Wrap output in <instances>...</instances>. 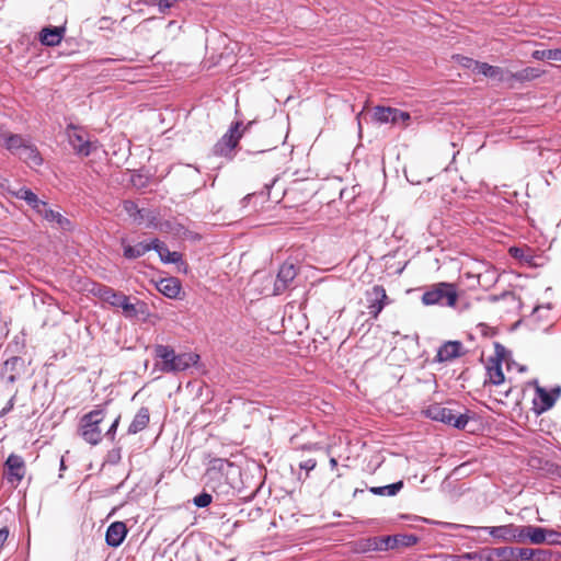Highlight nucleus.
Instances as JSON below:
<instances>
[{"mask_svg": "<svg viewBox=\"0 0 561 561\" xmlns=\"http://www.w3.org/2000/svg\"><path fill=\"white\" fill-rule=\"evenodd\" d=\"M153 354L158 360L157 366L164 374L184 371L199 360V355L194 352L178 354L172 346L163 344L154 345Z\"/></svg>", "mask_w": 561, "mask_h": 561, "instance_id": "obj_1", "label": "nucleus"}, {"mask_svg": "<svg viewBox=\"0 0 561 561\" xmlns=\"http://www.w3.org/2000/svg\"><path fill=\"white\" fill-rule=\"evenodd\" d=\"M458 287L454 283L439 282L430 286L422 295L421 301L425 306L440 305L455 308L458 304Z\"/></svg>", "mask_w": 561, "mask_h": 561, "instance_id": "obj_2", "label": "nucleus"}, {"mask_svg": "<svg viewBox=\"0 0 561 561\" xmlns=\"http://www.w3.org/2000/svg\"><path fill=\"white\" fill-rule=\"evenodd\" d=\"M105 413L102 409H94L80 417L78 432L84 442L95 446L102 442L103 432L101 423Z\"/></svg>", "mask_w": 561, "mask_h": 561, "instance_id": "obj_3", "label": "nucleus"}, {"mask_svg": "<svg viewBox=\"0 0 561 561\" xmlns=\"http://www.w3.org/2000/svg\"><path fill=\"white\" fill-rule=\"evenodd\" d=\"M242 123L236 122L230 129L215 144L214 154L218 157L231 158L233 149L238 146L242 138Z\"/></svg>", "mask_w": 561, "mask_h": 561, "instance_id": "obj_4", "label": "nucleus"}, {"mask_svg": "<svg viewBox=\"0 0 561 561\" xmlns=\"http://www.w3.org/2000/svg\"><path fill=\"white\" fill-rule=\"evenodd\" d=\"M428 415L435 421L453 425L457 428H465L469 421L466 413L439 404L431 407L428 409Z\"/></svg>", "mask_w": 561, "mask_h": 561, "instance_id": "obj_5", "label": "nucleus"}, {"mask_svg": "<svg viewBox=\"0 0 561 561\" xmlns=\"http://www.w3.org/2000/svg\"><path fill=\"white\" fill-rule=\"evenodd\" d=\"M366 307L371 319L377 320L383 308L391 302L382 285H375L365 293Z\"/></svg>", "mask_w": 561, "mask_h": 561, "instance_id": "obj_6", "label": "nucleus"}, {"mask_svg": "<svg viewBox=\"0 0 561 561\" xmlns=\"http://www.w3.org/2000/svg\"><path fill=\"white\" fill-rule=\"evenodd\" d=\"M69 144L77 154L88 157L95 148V144L88 139L87 133L81 128L69 125L67 128Z\"/></svg>", "mask_w": 561, "mask_h": 561, "instance_id": "obj_7", "label": "nucleus"}, {"mask_svg": "<svg viewBox=\"0 0 561 561\" xmlns=\"http://www.w3.org/2000/svg\"><path fill=\"white\" fill-rule=\"evenodd\" d=\"M561 396V388L556 387L551 391L546 390L545 388L537 386L536 387V398L534 399V411L536 414H541L548 410H550L558 398Z\"/></svg>", "mask_w": 561, "mask_h": 561, "instance_id": "obj_8", "label": "nucleus"}, {"mask_svg": "<svg viewBox=\"0 0 561 561\" xmlns=\"http://www.w3.org/2000/svg\"><path fill=\"white\" fill-rule=\"evenodd\" d=\"M417 542V538L413 535H397V536H386L374 539V549L375 550H388L393 549L399 546L409 547L413 546Z\"/></svg>", "mask_w": 561, "mask_h": 561, "instance_id": "obj_9", "label": "nucleus"}, {"mask_svg": "<svg viewBox=\"0 0 561 561\" xmlns=\"http://www.w3.org/2000/svg\"><path fill=\"white\" fill-rule=\"evenodd\" d=\"M485 368L486 378L484 380V386H501L504 383L505 376L502 369V358L499 353L495 356L488 358Z\"/></svg>", "mask_w": 561, "mask_h": 561, "instance_id": "obj_10", "label": "nucleus"}, {"mask_svg": "<svg viewBox=\"0 0 561 561\" xmlns=\"http://www.w3.org/2000/svg\"><path fill=\"white\" fill-rule=\"evenodd\" d=\"M467 353L460 341H447L437 351L435 359L439 363L450 362L465 356Z\"/></svg>", "mask_w": 561, "mask_h": 561, "instance_id": "obj_11", "label": "nucleus"}, {"mask_svg": "<svg viewBox=\"0 0 561 561\" xmlns=\"http://www.w3.org/2000/svg\"><path fill=\"white\" fill-rule=\"evenodd\" d=\"M297 275V268L293 263L285 262L280 265L274 284V295L285 291Z\"/></svg>", "mask_w": 561, "mask_h": 561, "instance_id": "obj_12", "label": "nucleus"}, {"mask_svg": "<svg viewBox=\"0 0 561 561\" xmlns=\"http://www.w3.org/2000/svg\"><path fill=\"white\" fill-rule=\"evenodd\" d=\"M5 467L8 469L7 479L11 483H19L25 476L26 467L23 458L15 454H11L7 461Z\"/></svg>", "mask_w": 561, "mask_h": 561, "instance_id": "obj_13", "label": "nucleus"}, {"mask_svg": "<svg viewBox=\"0 0 561 561\" xmlns=\"http://www.w3.org/2000/svg\"><path fill=\"white\" fill-rule=\"evenodd\" d=\"M156 288L159 293L164 295L170 299L180 298V294L182 291V285L179 278L176 277H165L161 278L156 284Z\"/></svg>", "mask_w": 561, "mask_h": 561, "instance_id": "obj_14", "label": "nucleus"}, {"mask_svg": "<svg viewBox=\"0 0 561 561\" xmlns=\"http://www.w3.org/2000/svg\"><path fill=\"white\" fill-rule=\"evenodd\" d=\"M118 308H122L126 318L144 316V319H146L149 316L148 306L145 301L136 299L135 302H131L128 296H125V301Z\"/></svg>", "mask_w": 561, "mask_h": 561, "instance_id": "obj_15", "label": "nucleus"}, {"mask_svg": "<svg viewBox=\"0 0 561 561\" xmlns=\"http://www.w3.org/2000/svg\"><path fill=\"white\" fill-rule=\"evenodd\" d=\"M127 535L126 525L123 522H115L111 524L106 530L105 540L111 547H118Z\"/></svg>", "mask_w": 561, "mask_h": 561, "instance_id": "obj_16", "label": "nucleus"}, {"mask_svg": "<svg viewBox=\"0 0 561 561\" xmlns=\"http://www.w3.org/2000/svg\"><path fill=\"white\" fill-rule=\"evenodd\" d=\"M66 33L65 26L44 27L39 33V41L45 46H57Z\"/></svg>", "mask_w": 561, "mask_h": 561, "instance_id": "obj_17", "label": "nucleus"}, {"mask_svg": "<svg viewBox=\"0 0 561 561\" xmlns=\"http://www.w3.org/2000/svg\"><path fill=\"white\" fill-rule=\"evenodd\" d=\"M94 294L103 301L108 302L111 306L116 308H118V306L122 305L123 301H125L126 296L125 294L116 291L113 288L105 285H99L94 290Z\"/></svg>", "mask_w": 561, "mask_h": 561, "instance_id": "obj_18", "label": "nucleus"}, {"mask_svg": "<svg viewBox=\"0 0 561 561\" xmlns=\"http://www.w3.org/2000/svg\"><path fill=\"white\" fill-rule=\"evenodd\" d=\"M27 141L21 135L0 133V144L14 154H18Z\"/></svg>", "mask_w": 561, "mask_h": 561, "instance_id": "obj_19", "label": "nucleus"}, {"mask_svg": "<svg viewBox=\"0 0 561 561\" xmlns=\"http://www.w3.org/2000/svg\"><path fill=\"white\" fill-rule=\"evenodd\" d=\"M123 250H124V256L129 260L138 259L153 248V240L151 242H138L135 245H130L125 242V240L122 241Z\"/></svg>", "mask_w": 561, "mask_h": 561, "instance_id": "obj_20", "label": "nucleus"}, {"mask_svg": "<svg viewBox=\"0 0 561 561\" xmlns=\"http://www.w3.org/2000/svg\"><path fill=\"white\" fill-rule=\"evenodd\" d=\"M152 250H154L160 260L163 262V263H179L182 261V254L180 252H176V251H170L167 245L160 241L159 239H153V248Z\"/></svg>", "mask_w": 561, "mask_h": 561, "instance_id": "obj_21", "label": "nucleus"}, {"mask_svg": "<svg viewBox=\"0 0 561 561\" xmlns=\"http://www.w3.org/2000/svg\"><path fill=\"white\" fill-rule=\"evenodd\" d=\"M8 192L12 196L25 201L34 210H36L38 207H43V201L39 199L37 195L27 187L23 186L18 190L8 187Z\"/></svg>", "mask_w": 561, "mask_h": 561, "instance_id": "obj_22", "label": "nucleus"}, {"mask_svg": "<svg viewBox=\"0 0 561 561\" xmlns=\"http://www.w3.org/2000/svg\"><path fill=\"white\" fill-rule=\"evenodd\" d=\"M149 422H150L149 409L146 407L140 408L128 426V431H127L128 434L134 435V434H137V433L144 431L148 426Z\"/></svg>", "mask_w": 561, "mask_h": 561, "instance_id": "obj_23", "label": "nucleus"}, {"mask_svg": "<svg viewBox=\"0 0 561 561\" xmlns=\"http://www.w3.org/2000/svg\"><path fill=\"white\" fill-rule=\"evenodd\" d=\"M35 211L46 221L56 222L60 228H65L69 224V220L64 218L60 213L49 208L45 201H43V207H38Z\"/></svg>", "mask_w": 561, "mask_h": 561, "instance_id": "obj_24", "label": "nucleus"}, {"mask_svg": "<svg viewBox=\"0 0 561 561\" xmlns=\"http://www.w3.org/2000/svg\"><path fill=\"white\" fill-rule=\"evenodd\" d=\"M530 548H504L501 556L508 561H530L533 558Z\"/></svg>", "mask_w": 561, "mask_h": 561, "instance_id": "obj_25", "label": "nucleus"}, {"mask_svg": "<svg viewBox=\"0 0 561 561\" xmlns=\"http://www.w3.org/2000/svg\"><path fill=\"white\" fill-rule=\"evenodd\" d=\"M18 156L30 165H39L42 163V158L37 148L30 141H27Z\"/></svg>", "mask_w": 561, "mask_h": 561, "instance_id": "obj_26", "label": "nucleus"}, {"mask_svg": "<svg viewBox=\"0 0 561 561\" xmlns=\"http://www.w3.org/2000/svg\"><path fill=\"white\" fill-rule=\"evenodd\" d=\"M476 71L486 78L496 79L499 81H503L505 79L502 68L489 65L486 62L480 61V64H476Z\"/></svg>", "mask_w": 561, "mask_h": 561, "instance_id": "obj_27", "label": "nucleus"}, {"mask_svg": "<svg viewBox=\"0 0 561 561\" xmlns=\"http://www.w3.org/2000/svg\"><path fill=\"white\" fill-rule=\"evenodd\" d=\"M545 73L543 70L536 67H526L517 72L511 73L510 78L518 82L535 80Z\"/></svg>", "mask_w": 561, "mask_h": 561, "instance_id": "obj_28", "label": "nucleus"}, {"mask_svg": "<svg viewBox=\"0 0 561 561\" xmlns=\"http://www.w3.org/2000/svg\"><path fill=\"white\" fill-rule=\"evenodd\" d=\"M123 208L135 224L141 225L145 221V214L147 210L140 209L133 201H125L123 203Z\"/></svg>", "mask_w": 561, "mask_h": 561, "instance_id": "obj_29", "label": "nucleus"}, {"mask_svg": "<svg viewBox=\"0 0 561 561\" xmlns=\"http://www.w3.org/2000/svg\"><path fill=\"white\" fill-rule=\"evenodd\" d=\"M485 529L492 537L503 540H513L515 533V526L513 525L488 527Z\"/></svg>", "mask_w": 561, "mask_h": 561, "instance_id": "obj_30", "label": "nucleus"}, {"mask_svg": "<svg viewBox=\"0 0 561 561\" xmlns=\"http://www.w3.org/2000/svg\"><path fill=\"white\" fill-rule=\"evenodd\" d=\"M528 540L535 545H540L543 542H549V543L558 542V540L547 538V529L541 528V527H535V526H530V533H529Z\"/></svg>", "mask_w": 561, "mask_h": 561, "instance_id": "obj_31", "label": "nucleus"}, {"mask_svg": "<svg viewBox=\"0 0 561 561\" xmlns=\"http://www.w3.org/2000/svg\"><path fill=\"white\" fill-rule=\"evenodd\" d=\"M531 57L536 60H552L561 62V47L554 49L534 50Z\"/></svg>", "mask_w": 561, "mask_h": 561, "instance_id": "obj_32", "label": "nucleus"}, {"mask_svg": "<svg viewBox=\"0 0 561 561\" xmlns=\"http://www.w3.org/2000/svg\"><path fill=\"white\" fill-rule=\"evenodd\" d=\"M392 107L377 106L374 111V118L376 122L385 124L392 123Z\"/></svg>", "mask_w": 561, "mask_h": 561, "instance_id": "obj_33", "label": "nucleus"}, {"mask_svg": "<svg viewBox=\"0 0 561 561\" xmlns=\"http://www.w3.org/2000/svg\"><path fill=\"white\" fill-rule=\"evenodd\" d=\"M508 253L511 254L512 257L520 260L526 263H530L533 259L529 248L511 247Z\"/></svg>", "mask_w": 561, "mask_h": 561, "instance_id": "obj_34", "label": "nucleus"}, {"mask_svg": "<svg viewBox=\"0 0 561 561\" xmlns=\"http://www.w3.org/2000/svg\"><path fill=\"white\" fill-rule=\"evenodd\" d=\"M158 230L165 233L180 234L183 230V226L170 220L161 221Z\"/></svg>", "mask_w": 561, "mask_h": 561, "instance_id": "obj_35", "label": "nucleus"}, {"mask_svg": "<svg viewBox=\"0 0 561 561\" xmlns=\"http://www.w3.org/2000/svg\"><path fill=\"white\" fill-rule=\"evenodd\" d=\"M392 113V124H402L403 126H408V123L411 119L410 113L393 107Z\"/></svg>", "mask_w": 561, "mask_h": 561, "instance_id": "obj_36", "label": "nucleus"}, {"mask_svg": "<svg viewBox=\"0 0 561 561\" xmlns=\"http://www.w3.org/2000/svg\"><path fill=\"white\" fill-rule=\"evenodd\" d=\"M213 501L209 493L203 492L194 497L193 502L197 507H207Z\"/></svg>", "mask_w": 561, "mask_h": 561, "instance_id": "obj_37", "label": "nucleus"}, {"mask_svg": "<svg viewBox=\"0 0 561 561\" xmlns=\"http://www.w3.org/2000/svg\"><path fill=\"white\" fill-rule=\"evenodd\" d=\"M529 533H530V526L515 527L513 540L524 541V540L528 539Z\"/></svg>", "mask_w": 561, "mask_h": 561, "instance_id": "obj_38", "label": "nucleus"}, {"mask_svg": "<svg viewBox=\"0 0 561 561\" xmlns=\"http://www.w3.org/2000/svg\"><path fill=\"white\" fill-rule=\"evenodd\" d=\"M119 421H121V415H118L114 422L111 424L110 428L107 430V432L104 434V436L110 440V442H114L115 440V435H116V431H117V427L119 425Z\"/></svg>", "mask_w": 561, "mask_h": 561, "instance_id": "obj_39", "label": "nucleus"}, {"mask_svg": "<svg viewBox=\"0 0 561 561\" xmlns=\"http://www.w3.org/2000/svg\"><path fill=\"white\" fill-rule=\"evenodd\" d=\"M145 220L147 221L148 228H153L158 230L160 222L158 221L157 215L153 211L147 210L145 214Z\"/></svg>", "mask_w": 561, "mask_h": 561, "instance_id": "obj_40", "label": "nucleus"}, {"mask_svg": "<svg viewBox=\"0 0 561 561\" xmlns=\"http://www.w3.org/2000/svg\"><path fill=\"white\" fill-rule=\"evenodd\" d=\"M403 488V482L398 481L392 484L385 485L386 495L393 496Z\"/></svg>", "mask_w": 561, "mask_h": 561, "instance_id": "obj_41", "label": "nucleus"}, {"mask_svg": "<svg viewBox=\"0 0 561 561\" xmlns=\"http://www.w3.org/2000/svg\"><path fill=\"white\" fill-rule=\"evenodd\" d=\"M533 558L530 561H546L548 552L541 549H533Z\"/></svg>", "mask_w": 561, "mask_h": 561, "instance_id": "obj_42", "label": "nucleus"}, {"mask_svg": "<svg viewBox=\"0 0 561 561\" xmlns=\"http://www.w3.org/2000/svg\"><path fill=\"white\" fill-rule=\"evenodd\" d=\"M317 466V461L314 459H306L299 463L300 469L306 470L307 472L313 470Z\"/></svg>", "mask_w": 561, "mask_h": 561, "instance_id": "obj_43", "label": "nucleus"}, {"mask_svg": "<svg viewBox=\"0 0 561 561\" xmlns=\"http://www.w3.org/2000/svg\"><path fill=\"white\" fill-rule=\"evenodd\" d=\"M180 0H157L160 10L164 11L172 8Z\"/></svg>", "mask_w": 561, "mask_h": 561, "instance_id": "obj_44", "label": "nucleus"}, {"mask_svg": "<svg viewBox=\"0 0 561 561\" xmlns=\"http://www.w3.org/2000/svg\"><path fill=\"white\" fill-rule=\"evenodd\" d=\"M476 64H480V61L474 60L469 57H461V65L467 68H472L476 71Z\"/></svg>", "mask_w": 561, "mask_h": 561, "instance_id": "obj_45", "label": "nucleus"}, {"mask_svg": "<svg viewBox=\"0 0 561 561\" xmlns=\"http://www.w3.org/2000/svg\"><path fill=\"white\" fill-rule=\"evenodd\" d=\"M369 491L376 495H386V491H385L383 486H374V488H370Z\"/></svg>", "mask_w": 561, "mask_h": 561, "instance_id": "obj_46", "label": "nucleus"}, {"mask_svg": "<svg viewBox=\"0 0 561 561\" xmlns=\"http://www.w3.org/2000/svg\"><path fill=\"white\" fill-rule=\"evenodd\" d=\"M12 408H13V402H12V400H10L8 405L2 409L1 415H4L5 413H8Z\"/></svg>", "mask_w": 561, "mask_h": 561, "instance_id": "obj_47", "label": "nucleus"}, {"mask_svg": "<svg viewBox=\"0 0 561 561\" xmlns=\"http://www.w3.org/2000/svg\"><path fill=\"white\" fill-rule=\"evenodd\" d=\"M559 534L557 531H553V530H547V538L548 539H554L557 540L554 537H558Z\"/></svg>", "mask_w": 561, "mask_h": 561, "instance_id": "obj_48", "label": "nucleus"}, {"mask_svg": "<svg viewBox=\"0 0 561 561\" xmlns=\"http://www.w3.org/2000/svg\"><path fill=\"white\" fill-rule=\"evenodd\" d=\"M541 311V308L537 307L535 308L534 310V313H533V317L536 318V317H539V312Z\"/></svg>", "mask_w": 561, "mask_h": 561, "instance_id": "obj_49", "label": "nucleus"}, {"mask_svg": "<svg viewBox=\"0 0 561 561\" xmlns=\"http://www.w3.org/2000/svg\"><path fill=\"white\" fill-rule=\"evenodd\" d=\"M330 463H331L332 468H334V467H336V466H337V461H336V459H335V458H331V459H330Z\"/></svg>", "mask_w": 561, "mask_h": 561, "instance_id": "obj_50", "label": "nucleus"}, {"mask_svg": "<svg viewBox=\"0 0 561 561\" xmlns=\"http://www.w3.org/2000/svg\"><path fill=\"white\" fill-rule=\"evenodd\" d=\"M510 392H511V389L505 390V391H504V396H505V397H508Z\"/></svg>", "mask_w": 561, "mask_h": 561, "instance_id": "obj_51", "label": "nucleus"}]
</instances>
